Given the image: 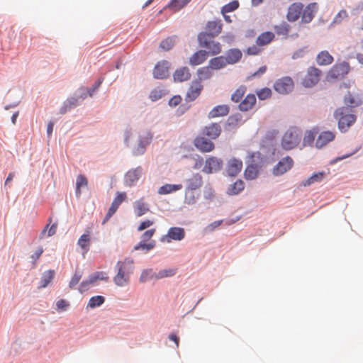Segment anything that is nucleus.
Returning <instances> with one entry per match:
<instances>
[{
	"label": "nucleus",
	"mask_w": 363,
	"mask_h": 363,
	"mask_svg": "<svg viewBox=\"0 0 363 363\" xmlns=\"http://www.w3.org/2000/svg\"><path fill=\"white\" fill-rule=\"evenodd\" d=\"M43 252V249L42 247L38 248L33 255H32V258L35 260H37L39 259V257L41 256V255Z\"/></svg>",
	"instance_id": "nucleus-64"
},
{
	"label": "nucleus",
	"mask_w": 363,
	"mask_h": 363,
	"mask_svg": "<svg viewBox=\"0 0 363 363\" xmlns=\"http://www.w3.org/2000/svg\"><path fill=\"white\" fill-rule=\"evenodd\" d=\"M142 173V168L138 167L135 169L129 170L125 174V182L128 186H132L137 182Z\"/></svg>",
	"instance_id": "nucleus-28"
},
{
	"label": "nucleus",
	"mask_w": 363,
	"mask_h": 363,
	"mask_svg": "<svg viewBox=\"0 0 363 363\" xmlns=\"http://www.w3.org/2000/svg\"><path fill=\"white\" fill-rule=\"evenodd\" d=\"M177 268H169L160 270L155 276V279L173 277L177 273Z\"/></svg>",
	"instance_id": "nucleus-39"
},
{
	"label": "nucleus",
	"mask_w": 363,
	"mask_h": 363,
	"mask_svg": "<svg viewBox=\"0 0 363 363\" xmlns=\"http://www.w3.org/2000/svg\"><path fill=\"white\" fill-rule=\"evenodd\" d=\"M105 298L101 296H96L91 297L88 303V306L91 308H94L100 306L104 303Z\"/></svg>",
	"instance_id": "nucleus-46"
},
{
	"label": "nucleus",
	"mask_w": 363,
	"mask_h": 363,
	"mask_svg": "<svg viewBox=\"0 0 363 363\" xmlns=\"http://www.w3.org/2000/svg\"><path fill=\"white\" fill-rule=\"evenodd\" d=\"M274 29L277 35L287 36L290 30V26L286 22H283L279 25L274 26Z\"/></svg>",
	"instance_id": "nucleus-43"
},
{
	"label": "nucleus",
	"mask_w": 363,
	"mask_h": 363,
	"mask_svg": "<svg viewBox=\"0 0 363 363\" xmlns=\"http://www.w3.org/2000/svg\"><path fill=\"white\" fill-rule=\"evenodd\" d=\"M350 71V64L347 62H342L333 65L328 71L326 75V81L333 82L337 79L343 78Z\"/></svg>",
	"instance_id": "nucleus-4"
},
{
	"label": "nucleus",
	"mask_w": 363,
	"mask_h": 363,
	"mask_svg": "<svg viewBox=\"0 0 363 363\" xmlns=\"http://www.w3.org/2000/svg\"><path fill=\"white\" fill-rule=\"evenodd\" d=\"M335 135L333 132L331 131H324L322 132L318 137L315 146L318 148H321L323 146L326 145L330 141H333L335 139Z\"/></svg>",
	"instance_id": "nucleus-22"
},
{
	"label": "nucleus",
	"mask_w": 363,
	"mask_h": 363,
	"mask_svg": "<svg viewBox=\"0 0 363 363\" xmlns=\"http://www.w3.org/2000/svg\"><path fill=\"white\" fill-rule=\"evenodd\" d=\"M156 272H153L152 269L144 270L140 277L141 282L147 281L149 279H155Z\"/></svg>",
	"instance_id": "nucleus-52"
},
{
	"label": "nucleus",
	"mask_w": 363,
	"mask_h": 363,
	"mask_svg": "<svg viewBox=\"0 0 363 363\" xmlns=\"http://www.w3.org/2000/svg\"><path fill=\"white\" fill-rule=\"evenodd\" d=\"M78 245L84 250V252H87L90 247V238L89 234H83L79 238L77 242Z\"/></svg>",
	"instance_id": "nucleus-41"
},
{
	"label": "nucleus",
	"mask_w": 363,
	"mask_h": 363,
	"mask_svg": "<svg viewBox=\"0 0 363 363\" xmlns=\"http://www.w3.org/2000/svg\"><path fill=\"white\" fill-rule=\"evenodd\" d=\"M78 105V100L76 99H67L62 107L60 108V113L65 114L67 111H70L72 108L76 107Z\"/></svg>",
	"instance_id": "nucleus-42"
},
{
	"label": "nucleus",
	"mask_w": 363,
	"mask_h": 363,
	"mask_svg": "<svg viewBox=\"0 0 363 363\" xmlns=\"http://www.w3.org/2000/svg\"><path fill=\"white\" fill-rule=\"evenodd\" d=\"M132 262H118L116 267L118 273L114 277L113 281L118 286H124L129 281V268L132 266Z\"/></svg>",
	"instance_id": "nucleus-5"
},
{
	"label": "nucleus",
	"mask_w": 363,
	"mask_h": 363,
	"mask_svg": "<svg viewBox=\"0 0 363 363\" xmlns=\"http://www.w3.org/2000/svg\"><path fill=\"white\" fill-rule=\"evenodd\" d=\"M259 47L260 46L257 45V44L253 45L247 49L246 52L247 55H257L259 54L262 51V50Z\"/></svg>",
	"instance_id": "nucleus-56"
},
{
	"label": "nucleus",
	"mask_w": 363,
	"mask_h": 363,
	"mask_svg": "<svg viewBox=\"0 0 363 363\" xmlns=\"http://www.w3.org/2000/svg\"><path fill=\"white\" fill-rule=\"evenodd\" d=\"M256 97L253 94H249L246 97L240 102L239 108L242 111H247L252 108L255 104Z\"/></svg>",
	"instance_id": "nucleus-30"
},
{
	"label": "nucleus",
	"mask_w": 363,
	"mask_h": 363,
	"mask_svg": "<svg viewBox=\"0 0 363 363\" xmlns=\"http://www.w3.org/2000/svg\"><path fill=\"white\" fill-rule=\"evenodd\" d=\"M126 194L125 192H117L116 196L113 199L103 222L102 224H105L110 218L116 212L117 209L118 208L119 206L122 203L123 201H124L126 199Z\"/></svg>",
	"instance_id": "nucleus-9"
},
{
	"label": "nucleus",
	"mask_w": 363,
	"mask_h": 363,
	"mask_svg": "<svg viewBox=\"0 0 363 363\" xmlns=\"http://www.w3.org/2000/svg\"><path fill=\"white\" fill-rule=\"evenodd\" d=\"M170 64L168 61L162 60L155 65L153 71V75L155 78L157 79H165L167 78L169 73Z\"/></svg>",
	"instance_id": "nucleus-14"
},
{
	"label": "nucleus",
	"mask_w": 363,
	"mask_h": 363,
	"mask_svg": "<svg viewBox=\"0 0 363 363\" xmlns=\"http://www.w3.org/2000/svg\"><path fill=\"white\" fill-rule=\"evenodd\" d=\"M242 53L240 49L232 48L226 52L225 57L228 65H234L238 63L242 58Z\"/></svg>",
	"instance_id": "nucleus-21"
},
{
	"label": "nucleus",
	"mask_w": 363,
	"mask_h": 363,
	"mask_svg": "<svg viewBox=\"0 0 363 363\" xmlns=\"http://www.w3.org/2000/svg\"><path fill=\"white\" fill-rule=\"evenodd\" d=\"M244 182L242 180L238 179L230 186L227 193L229 195H236L242 191L244 189Z\"/></svg>",
	"instance_id": "nucleus-35"
},
{
	"label": "nucleus",
	"mask_w": 363,
	"mask_h": 363,
	"mask_svg": "<svg viewBox=\"0 0 363 363\" xmlns=\"http://www.w3.org/2000/svg\"><path fill=\"white\" fill-rule=\"evenodd\" d=\"M244 92H235L232 96L231 99L235 102H238L243 96Z\"/></svg>",
	"instance_id": "nucleus-62"
},
{
	"label": "nucleus",
	"mask_w": 363,
	"mask_h": 363,
	"mask_svg": "<svg viewBox=\"0 0 363 363\" xmlns=\"http://www.w3.org/2000/svg\"><path fill=\"white\" fill-rule=\"evenodd\" d=\"M55 275V272L53 270H48L45 272L42 277L41 279V287H46L48 284L52 280Z\"/></svg>",
	"instance_id": "nucleus-44"
},
{
	"label": "nucleus",
	"mask_w": 363,
	"mask_h": 363,
	"mask_svg": "<svg viewBox=\"0 0 363 363\" xmlns=\"http://www.w3.org/2000/svg\"><path fill=\"white\" fill-rule=\"evenodd\" d=\"M275 38V35L274 33L270 31H267L261 33L258 35L256 40V43L259 46H265L272 43Z\"/></svg>",
	"instance_id": "nucleus-29"
},
{
	"label": "nucleus",
	"mask_w": 363,
	"mask_h": 363,
	"mask_svg": "<svg viewBox=\"0 0 363 363\" xmlns=\"http://www.w3.org/2000/svg\"><path fill=\"white\" fill-rule=\"evenodd\" d=\"M241 121L242 116L240 114L232 115L228 119V125L232 126H236L239 125Z\"/></svg>",
	"instance_id": "nucleus-53"
},
{
	"label": "nucleus",
	"mask_w": 363,
	"mask_h": 363,
	"mask_svg": "<svg viewBox=\"0 0 363 363\" xmlns=\"http://www.w3.org/2000/svg\"><path fill=\"white\" fill-rule=\"evenodd\" d=\"M208 65L214 70H218L225 68L228 63L223 55L215 57L209 60Z\"/></svg>",
	"instance_id": "nucleus-31"
},
{
	"label": "nucleus",
	"mask_w": 363,
	"mask_h": 363,
	"mask_svg": "<svg viewBox=\"0 0 363 363\" xmlns=\"http://www.w3.org/2000/svg\"><path fill=\"white\" fill-rule=\"evenodd\" d=\"M308 52L307 47H304L302 48H300L299 50H296L294 54L292 57L294 59H297L300 57H303Z\"/></svg>",
	"instance_id": "nucleus-57"
},
{
	"label": "nucleus",
	"mask_w": 363,
	"mask_h": 363,
	"mask_svg": "<svg viewBox=\"0 0 363 363\" xmlns=\"http://www.w3.org/2000/svg\"><path fill=\"white\" fill-rule=\"evenodd\" d=\"M321 75L322 71L320 69L314 66L309 67L305 77L303 79V86L306 88L315 86L320 81Z\"/></svg>",
	"instance_id": "nucleus-6"
},
{
	"label": "nucleus",
	"mask_w": 363,
	"mask_h": 363,
	"mask_svg": "<svg viewBox=\"0 0 363 363\" xmlns=\"http://www.w3.org/2000/svg\"><path fill=\"white\" fill-rule=\"evenodd\" d=\"M223 24L220 20L208 21L206 26V32L208 37L214 38L218 35L222 31Z\"/></svg>",
	"instance_id": "nucleus-20"
},
{
	"label": "nucleus",
	"mask_w": 363,
	"mask_h": 363,
	"mask_svg": "<svg viewBox=\"0 0 363 363\" xmlns=\"http://www.w3.org/2000/svg\"><path fill=\"white\" fill-rule=\"evenodd\" d=\"M89 277H91L90 281H93L94 284L98 280H101V281H108V277L107 274L104 272H97L93 274H91Z\"/></svg>",
	"instance_id": "nucleus-48"
},
{
	"label": "nucleus",
	"mask_w": 363,
	"mask_h": 363,
	"mask_svg": "<svg viewBox=\"0 0 363 363\" xmlns=\"http://www.w3.org/2000/svg\"><path fill=\"white\" fill-rule=\"evenodd\" d=\"M222 165L223 162L221 160L215 157H211L206 160L203 172L206 174H211L220 170Z\"/></svg>",
	"instance_id": "nucleus-16"
},
{
	"label": "nucleus",
	"mask_w": 363,
	"mask_h": 363,
	"mask_svg": "<svg viewBox=\"0 0 363 363\" xmlns=\"http://www.w3.org/2000/svg\"><path fill=\"white\" fill-rule=\"evenodd\" d=\"M147 205L142 200L136 201L135 202V212L138 217H140L149 211Z\"/></svg>",
	"instance_id": "nucleus-37"
},
{
	"label": "nucleus",
	"mask_w": 363,
	"mask_h": 363,
	"mask_svg": "<svg viewBox=\"0 0 363 363\" xmlns=\"http://www.w3.org/2000/svg\"><path fill=\"white\" fill-rule=\"evenodd\" d=\"M91 281V277H89L87 279L83 281L80 284L79 287V291L80 293L82 294V293L86 291L89 289L90 286L94 284L93 281Z\"/></svg>",
	"instance_id": "nucleus-54"
},
{
	"label": "nucleus",
	"mask_w": 363,
	"mask_h": 363,
	"mask_svg": "<svg viewBox=\"0 0 363 363\" xmlns=\"http://www.w3.org/2000/svg\"><path fill=\"white\" fill-rule=\"evenodd\" d=\"M223 41L225 42L228 44H231L235 39V36L232 33H228L223 36Z\"/></svg>",
	"instance_id": "nucleus-61"
},
{
	"label": "nucleus",
	"mask_w": 363,
	"mask_h": 363,
	"mask_svg": "<svg viewBox=\"0 0 363 363\" xmlns=\"http://www.w3.org/2000/svg\"><path fill=\"white\" fill-rule=\"evenodd\" d=\"M190 1L191 0H182L181 1H179V0H171L168 6L175 11H178L187 5Z\"/></svg>",
	"instance_id": "nucleus-45"
},
{
	"label": "nucleus",
	"mask_w": 363,
	"mask_h": 363,
	"mask_svg": "<svg viewBox=\"0 0 363 363\" xmlns=\"http://www.w3.org/2000/svg\"><path fill=\"white\" fill-rule=\"evenodd\" d=\"M258 167L256 164H248L245 170V177L247 179H255L258 175Z\"/></svg>",
	"instance_id": "nucleus-38"
},
{
	"label": "nucleus",
	"mask_w": 363,
	"mask_h": 363,
	"mask_svg": "<svg viewBox=\"0 0 363 363\" xmlns=\"http://www.w3.org/2000/svg\"><path fill=\"white\" fill-rule=\"evenodd\" d=\"M154 223V222L152 220H145L143 222L140 223V224L139 225V226L138 227V231H143L145 229L150 227L151 225H152Z\"/></svg>",
	"instance_id": "nucleus-58"
},
{
	"label": "nucleus",
	"mask_w": 363,
	"mask_h": 363,
	"mask_svg": "<svg viewBox=\"0 0 363 363\" xmlns=\"http://www.w3.org/2000/svg\"><path fill=\"white\" fill-rule=\"evenodd\" d=\"M194 146L202 152H209L214 150V143L203 136H198L194 139Z\"/></svg>",
	"instance_id": "nucleus-13"
},
{
	"label": "nucleus",
	"mask_w": 363,
	"mask_h": 363,
	"mask_svg": "<svg viewBox=\"0 0 363 363\" xmlns=\"http://www.w3.org/2000/svg\"><path fill=\"white\" fill-rule=\"evenodd\" d=\"M155 247V242L154 240H152L148 243H145V242H143L141 240V242L140 243H138L137 245H135L134 247V250H145L147 252V251L153 249Z\"/></svg>",
	"instance_id": "nucleus-47"
},
{
	"label": "nucleus",
	"mask_w": 363,
	"mask_h": 363,
	"mask_svg": "<svg viewBox=\"0 0 363 363\" xmlns=\"http://www.w3.org/2000/svg\"><path fill=\"white\" fill-rule=\"evenodd\" d=\"M87 186H88L87 178L83 174L78 175L77 177V179H76V189H75L76 196L79 198L82 194L81 188L86 187Z\"/></svg>",
	"instance_id": "nucleus-34"
},
{
	"label": "nucleus",
	"mask_w": 363,
	"mask_h": 363,
	"mask_svg": "<svg viewBox=\"0 0 363 363\" xmlns=\"http://www.w3.org/2000/svg\"><path fill=\"white\" fill-rule=\"evenodd\" d=\"M242 169V162L236 158L230 159L227 164L226 172L230 177L237 176Z\"/></svg>",
	"instance_id": "nucleus-17"
},
{
	"label": "nucleus",
	"mask_w": 363,
	"mask_h": 363,
	"mask_svg": "<svg viewBox=\"0 0 363 363\" xmlns=\"http://www.w3.org/2000/svg\"><path fill=\"white\" fill-rule=\"evenodd\" d=\"M155 231L156 230H155V228H152V229L146 230L141 235V240L143 242H147V241H149L152 238V237L154 235V234L155 233Z\"/></svg>",
	"instance_id": "nucleus-55"
},
{
	"label": "nucleus",
	"mask_w": 363,
	"mask_h": 363,
	"mask_svg": "<svg viewBox=\"0 0 363 363\" xmlns=\"http://www.w3.org/2000/svg\"><path fill=\"white\" fill-rule=\"evenodd\" d=\"M337 121V126L341 132H346L355 123L357 116L351 113L348 107L337 108L333 113Z\"/></svg>",
	"instance_id": "nucleus-1"
},
{
	"label": "nucleus",
	"mask_w": 363,
	"mask_h": 363,
	"mask_svg": "<svg viewBox=\"0 0 363 363\" xmlns=\"http://www.w3.org/2000/svg\"><path fill=\"white\" fill-rule=\"evenodd\" d=\"M57 228V223L52 224L48 230V235L49 237L54 235L56 233Z\"/></svg>",
	"instance_id": "nucleus-63"
},
{
	"label": "nucleus",
	"mask_w": 363,
	"mask_h": 363,
	"mask_svg": "<svg viewBox=\"0 0 363 363\" xmlns=\"http://www.w3.org/2000/svg\"><path fill=\"white\" fill-rule=\"evenodd\" d=\"M301 138V130L296 127H291L283 135L281 145L286 150H292L298 145Z\"/></svg>",
	"instance_id": "nucleus-2"
},
{
	"label": "nucleus",
	"mask_w": 363,
	"mask_h": 363,
	"mask_svg": "<svg viewBox=\"0 0 363 363\" xmlns=\"http://www.w3.org/2000/svg\"><path fill=\"white\" fill-rule=\"evenodd\" d=\"M186 233L184 228L180 227L170 228L167 233L161 237L160 241L162 242L169 243L172 240L180 241L185 237Z\"/></svg>",
	"instance_id": "nucleus-8"
},
{
	"label": "nucleus",
	"mask_w": 363,
	"mask_h": 363,
	"mask_svg": "<svg viewBox=\"0 0 363 363\" xmlns=\"http://www.w3.org/2000/svg\"><path fill=\"white\" fill-rule=\"evenodd\" d=\"M182 101V97L179 95L174 96L169 101V104L171 106H176Z\"/></svg>",
	"instance_id": "nucleus-60"
},
{
	"label": "nucleus",
	"mask_w": 363,
	"mask_h": 363,
	"mask_svg": "<svg viewBox=\"0 0 363 363\" xmlns=\"http://www.w3.org/2000/svg\"><path fill=\"white\" fill-rule=\"evenodd\" d=\"M318 130L317 128H313L312 130H307L305 133V135L303 137V145H311L313 143L315 138L316 135L318 134Z\"/></svg>",
	"instance_id": "nucleus-40"
},
{
	"label": "nucleus",
	"mask_w": 363,
	"mask_h": 363,
	"mask_svg": "<svg viewBox=\"0 0 363 363\" xmlns=\"http://www.w3.org/2000/svg\"><path fill=\"white\" fill-rule=\"evenodd\" d=\"M207 56V51L203 50H198L190 57L189 64L192 66L199 65L206 60Z\"/></svg>",
	"instance_id": "nucleus-25"
},
{
	"label": "nucleus",
	"mask_w": 363,
	"mask_h": 363,
	"mask_svg": "<svg viewBox=\"0 0 363 363\" xmlns=\"http://www.w3.org/2000/svg\"><path fill=\"white\" fill-rule=\"evenodd\" d=\"M316 63L320 66H328L334 61V57L327 50H322L315 57Z\"/></svg>",
	"instance_id": "nucleus-23"
},
{
	"label": "nucleus",
	"mask_w": 363,
	"mask_h": 363,
	"mask_svg": "<svg viewBox=\"0 0 363 363\" xmlns=\"http://www.w3.org/2000/svg\"><path fill=\"white\" fill-rule=\"evenodd\" d=\"M200 197V192L199 191L190 190L185 189L184 203L189 205L196 203Z\"/></svg>",
	"instance_id": "nucleus-32"
},
{
	"label": "nucleus",
	"mask_w": 363,
	"mask_h": 363,
	"mask_svg": "<svg viewBox=\"0 0 363 363\" xmlns=\"http://www.w3.org/2000/svg\"><path fill=\"white\" fill-rule=\"evenodd\" d=\"M294 165L291 157L287 156L280 160L273 169V174L276 176L281 175L291 169Z\"/></svg>",
	"instance_id": "nucleus-12"
},
{
	"label": "nucleus",
	"mask_w": 363,
	"mask_h": 363,
	"mask_svg": "<svg viewBox=\"0 0 363 363\" xmlns=\"http://www.w3.org/2000/svg\"><path fill=\"white\" fill-rule=\"evenodd\" d=\"M303 4L301 2H294L291 4L287 10L286 19L289 22H295L300 17L303 11Z\"/></svg>",
	"instance_id": "nucleus-11"
},
{
	"label": "nucleus",
	"mask_w": 363,
	"mask_h": 363,
	"mask_svg": "<svg viewBox=\"0 0 363 363\" xmlns=\"http://www.w3.org/2000/svg\"><path fill=\"white\" fill-rule=\"evenodd\" d=\"M199 45L208 50V54L217 55L222 52V46L219 42L209 39L208 34L201 32L198 35Z\"/></svg>",
	"instance_id": "nucleus-3"
},
{
	"label": "nucleus",
	"mask_w": 363,
	"mask_h": 363,
	"mask_svg": "<svg viewBox=\"0 0 363 363\" xmlns=\"http://www.w3.org/2000/svg\"><path fill=\"white\" fill-rule=\"evenodd\" d=\"M197 74L199 79L192 82V85L191 86V91H201L203 86L201 85V82L209 79L213 75V69L208 65V66L199 68L197 70Z\"/></svg>",
	"instance_id": "nucleus-7"
},
{
	"label": "nucleus",
	"mask_w": 363,
	"mask_h": 363,
	"mask_svg": "<svg viewBox=\"0 0 363 363\" xmlns=\"http://www.w3.org/2000/svg\"><path fill=\"white\" fill-rule=\"evenodd\" d=\"M230 108L227 105H218L215 106L208 115V118H214L220 116H227Z\"/></svg>",
	"instance_id": "nucleus-27"
},
{
	"label": "nucleus",
	"mask_w": 363,
	"mask_h": 363,
	"mask_svg": "<svg viewBox=\"0 0 363 363\" xmlns=\"http://www.w3.org/2000/svg\"><path fill=\"white\" fill-rule=\"evenodd\" d=\"M182 189V185L166 184L158 189V194L161 195L171 194Z\"/></svg>",
	"instance_id": "nucleus-33"
},
{
	"label": "nucleus",
	"mask_w": 363,
	"mask_h": 363,
	"mask_svg": "<svg viewBox=\"0 0 363 363\" xmlns=\"http://www.w3.org/2000/svg\"><path fill=\"white\" fill-rule=\"evenodd\" d=\"M58 310L65 311L69 306V303L64 299L59 300L56 303Z\"/></svg>",
	"instance_id": "nucleus-59"
},
{
	"label": "nucleus",
	"mask_w": 363,
	"mask_h": 363,
	"mask_svg": "<svg viewBox=\"0 0 363 363\" xmlns=\"http://www.w3.org/2000/svg\"><path fill=\"white\" fill-rule=\"evenodd\" d=\"M325 177V172H320L313 174L311 177L302 182V185L304 186H310L314 183L320 182Z\"/></svg>",
	"instance_id": "nucleus-36"
},
{
	"label": "nucleus",
	"mask_w": 363,
	"mask_h": 363,
	"mask_svg": "<svg viewBox=\"0 0 363 363\" xmlns=\"http://www.w3.org/2000/svg\"><path fill=\"white\" fill-rule=\"evenodd\" d=\"M318 10V5L315 2L308 4L301 13V22L303 23H309L314 18L315 13Z\"/></svg>",
	"instance_id": "nucleus-10"
},
{
	"label": "nucleus",
	"mask_w": 363,
	"mask_h": 363,
	"mask_svg": "<svg viewBox=\"0 0 363 363\" xmlns=\"http://www.w3.org/2000/svg\"><path fill=\"white\" fill-rule=\"evenodd\" d=\"M174 45V40L172 37H168L160 43V47L165 50H169Z\"/></svg>",
	"instance_id": "nucleus-49"
},
{
	"label": "nucleus",
	"mask_w": 363,
	"mask_h": 363,
	"mask_svg": "<svg viewBox=\"0 0 363 363\" xmlns=\"http://www.w3.org/2000/svg\"><path fill=\"white\" fill-rule=\"evenodd\" d=\"M221 130V126L219 123H212L203 128L202 134L211 139H216L220 135Z\"/></svg>",
	"instance_id": "nucleus-18"
},
{
	"label": "nucleus",
	"mask_w": 363,
	"mask_h": 363,
	"mask_svg": "<svg viewBox=\"0 0 363 363\" xmlns=\"http://www.w3.org/2000/svg\"><path fill=\"white\" fill-rule=\"evenodd\" d=\"M191 74L186 67L177 69L173 74L174 81L175 82H182L190 79Z\"/></svg>",
	"instance_id": "nucleus-26"
},
{
	"label": "nucleus",
	"mask_w": 363,
	"mask_h": 363,
	"mask_svg": "<svg viewBox=\"0 0 363 363\" xmlns=\"http://www.w3.org/2000/svg\"><path fill=\"white\" fill-rule=\"evenodd\" d=\"M294 87V82L291 77L285 76L278 79L274 84L275 91H292Z\"/></svg>",
	"instance_id": "nucleus-15"
},
{
	"label": "nucleus",
	"mask_w": 363,
	"mask_h": 363,
	"mask_svg": "<svg viewBox=\"0 0 363 363\" xmlns=\"http://www.w3.org/2000/svg\"><path fill=\"white\" fill-rule=\"evenodd\" d=\"M345 104L349 107H356L362 102V97L358 92H348L345 96Z\"/></svg>",
	"instance_id": "nucleus-24"
},
{
	"label": "nucleus",
	"mask_w": 363,
	"mask_h": 363,
	"mask_svg": "<svg viewBox=\"0 0 363 363\" xmlns=\"http://www.w3.org/2000/svg\"><path fill=\"white\" fill-rule=\"evenodd\" d=\"M239 6V3L238 1H233L227 4H225L222 8L223 13H229L236 10Z\"/></svg>",
	"instance_id": "nucleus-51"
},
{
	"label": "nucleus",
	"mask_w": 363,
	"mask_h": 363,
	"mask_svg": "<svg viewBox=\"0 0 363 363\" xmlns=\"http://www.w3.org/2000/svg\"><path fill=\"white\" fill-rule=\"evenodd\" d=\"M203 185V177L199 174H194L191 177L186 180V189L190 190L199 191Z\"/></svg>",
	"instance_id": "nucleus-19"
},
{
	"label": "nucleus",
	"mask_w": 363,
	"mask_h": 363,
	"mask_svg": "<svg viewBox=\"0 0 363 363\" xmlns=\"http://www.w3.org/2000/svg\"><path fill=\"white\" fill-rule=\"evenodd\" d=\"M82 277V272L80 271H76L71 280L69 283V286L70 289L74 288L79 282Z\"/></svg>",
	"instance_id": "nucleus-50"
}]
</instances>
